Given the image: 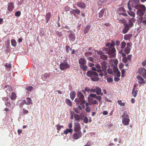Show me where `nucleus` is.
Segmentation results:
<instances>
[{
	"label": "nucleus",
	"instance_id": "nucleus-49",
	"mask_svg": "<svg viewBox=\"0 0 146 146\" xmlns=\"http://www.w3.org/2000/svg\"><path fill=\"white\" fill-rule=\"evenodd\" d=\"M15 16L16 17H19L21 15V12L20 11H17L15 13Z\"/></svg>",
	"mask_w": 146,
	"mask_h": 146
},
{
	"label": "nucleus",
	"instance_id": "nucleus-59",
	"mask_svg": "<svg viewBox=\"0 0 146 146\" xmlns=\"http://www.w3.org/2000/svg\"><path fill=\"white\" fill-rule=\"evenodd\" d=\"M146 65V59L142 63V65L143 66H144Z\"/></svg>",
	"mask_w": 146,
	"mask_h": 146
},
{
	"label": "nucleus",
	"instance_id": "nucleus-12",
	"mask_svg": "<svg viewBox=\"0 0 146 146\" xmlns=\"http://www.w3.org/2000/svg\"><path fill=\"white\" fill-rule=\"evenodd\" d=\"M75 125L74 129V131L76 132L81 131H80L81 127L79 123L77 122L76 123H75Z\"/></svg>",
	"mask_w": 146,
	"mask_h": 146
},
{
	"label": "nucleus",
	"instance_id": "nucleus-36",
	"mask_svg": "<svg viewBox=\"0 0 146 146\" xmlns=\"http://www.w3.org/2000/svg\"><path fill=\"white\" fill-rule=\"evenodd\" d=\"M104 9H102L100 12L99 13V17L101 18L102 17L104 14Z\"/></svg>",
	"mask_w": 146,
	"mask_h": 146
},
{
	"label": "nucleus",
	"instance_id": "nucleus-2",
	"mask_svg": "<svg viewBox=\"0 0 146 146\" xmlns=\"http://www.w3.org/2000/svg\"><path fill=\"white\" fill-rule=\"evenodd\" d=\"M86 75L88 77H90L91 80L93 82L98 81L99 79L98 74L96 72L88 71L86 73Z\"/></svg>",
	"mask_w": 146,
	"mask_h": 146
},
{
	"label": "nucleus",
	"instance_id": "nucleus-58",
	"mask_svg": "<svg viewBox=\"0 0 146 146\" xmlns=\"http://www.w3.org/2000/svg\"><path fill=\"white\" fill-rule=\"evenodd\" d=\"M98 102L96 100H94L92 102V104H95L98 105Z\"/></svg>",
	"mask_w": 146,
	"mask_h": 146
},
{
	"label": "nucleus",
	"instance_id": "nucleus-6",
	"mask_svg": "<svg viewBox=\"0 0 146 146\" xmlns=\"http://www.w3.org/2000/svg\"><path fill=\"white\" fill-rule=\"evenodd\" d=\"M73 112L74 113V117L76 121L79 122L80 120H83V117L84 116V115L83 114H75L73 111Z\"/></svg>",
	"mask_w": 146,
	"mask_h": 146
},
{
	"label": "nucleus",
	"instance_id": "nucleus-19",
	"mask_svg": "<svg viewBox=\"0 0 146 146\" xmlns=\"http://www.w3.org/2000/svg\"><path fill=\"white\" fill-rule=\"evenodd\" d=\"M132 36L133 35L132 34L125 35L124 36V39L125 40L130 39L132 37Z\"/></svg>",
	"mask_w": 146,
	"mask_h": 146
},
{
	"label": "nucleus",
	"instance_id": "nucleus-18",
	"mask_svg": "<svg viewBox=\"0 0 146 146\" xmlns=\"http://www.w3.org/2000/svg\"><path fill=\"white\" fill-rule=\"evenodd\" d=\"M14 8L13 4L12 2H10L9 3L8 7V10L9 11H11L13 10Z\"/></svg>",
	"mask_w": 146,
	"mask_h": 146
},
{
	"label": "nucleus",
	"instance_id": "nucleus-30",
	"mask_svg": "<svg viewBox=\"0 0 146 146\" xmlns=\"http://www.w3.org/2000/svg\"><path fill=\"white\" fill-rule=\"evenodd\" d=\"M80 68L83 71H85L88 68V66L84 64L80 65Z\"/></svg>",
	"mask_w": 146,
	"mask_h": 146
},
{
	"label": "nucleus",
	"instance_id": "nucleus-35",
	"mask_svg": "<svg viewBox=\"0 0 146 146\" xmlns=\"http://www.w3.org/2000/svg\"><path fill=\"white\" fill-rule=\"evenodd\" d=\"M11 44L13 46L15 47L16 46L17 43L15 40L12 39L11 40Z\"/></svg>",
	"mask_w": 146,
	"mask_h": 146
},
{
	"label": "nucleus",
	"instance_id": "nucleus-23",
	"mask_svg": "<svg viewBox=\"0 0 146 146\" xmlns=\"http://www.w3.org/2000/svg\"><path fill=\"white\" fill-rule=\"evenodd\" d=\"M70 98L72 100H73L75 97L76 93L74 91H72L70 93Z\"/></svg>",
	"mask_w": 146,
	"mask_h": 146
},
{
	"label": "nucleus",
	"instance_id": "nucleus-39",
	"mask_svg": "<svg viewBox=\"0 0 146 146\" xmlns=\"http://www.w3.org/2000/svg\"><path fill=\"white\" fill-rule=\"evenodd\" d=\"M129 28H124L122 30L123 33V34L126 33L129 31Z\"/></svg>",
	"mask_w": 146,
	"mask_h": 146
},
{
	"label": "nucleus",
	"instance_id": "nucleus-43",
	"mask_svg": "<svg viewBox=\"0 0 146 146\" xmlns=\"http://www.w3.org/2000/svg\"><path fill=\"white\" fill-rule=\"evenodd\" d=\"M95 99L98 100L99 102H100L102 100V97L100 96H97L96 95Z\"/></svg>",
	"mask_w": 146,
	"mask_h": 146
},
{
	"label": "nucleus",
	"instance_id": "nucleus-21",
	"mask_svg": "<svg viewBox=\"0 0 146 146\" xmlns=\"http://www.w3.org/2000/svg\"><path fill=\"white\" fill-rule=\"evenodd\" d=\"M113 42H114L115 43L114 44V46H115V45H116V46H117V50H119V46L120 45V41L119 40H116V42H115L114 41H111V43H112Z\"/></svg>",
	"mask_w": 146,
	"mask_h": 146
},
{
	"label": "nucleus",
	"instance_id": "nucleus-57",
	"mask_svg": "<svg viewBox=\"0 0 146 146\" xmlns=\"http://www.w3.org/2000/svg\"><path fill=\"white\" fill-rule=\"evenodd\" d=\"M96 96V94H91L90 95V96L91 97L95 98Z\"/></svg>",
	"mask_w": 146,
	"mask_h": 146
},
{
	"label": "nucleus",
	"instance_id": "nucleus-11",
	"mask_svg": "<svg viewBox=\"0 0 146 146\" xmlns=\"http://www.w3.org/2000/svg\"><path fill=\"white\" fill-rule=\"evenodd\" d=\"M66 49L67 52L70 53L71 54H74L75 52V50L74 49H72L68 45L66 46Z\"/></svg>",
	"mask_w": 146,
	"mask_h": 146
},
{
	"label": "nucleus",
	"instance_id": "nucleus-32",
	"mask_svg": "<svg viewBox=\"0 0 146 146\" xmlns=\"http://www.w3.org/2000/svg\"><path fill=\"white\" fill-rule=\"evenodd\" d=\"M5 66L7 70H10L11 69V64H8V63H6L5 65Z\"/></svg>",
	"mask_w": 146,
	"mask_h": 146
},
{
	"label": "nucleus",
	"instance_id": "nucleus-64",
	"mask_svg": "<svg viewBox=\"0 0 146 146\" xmlns=\"http://www.w3.org/2000/svg\"><path fill=\"white\" fill-rule=\"evenodd\" d=\"M5 105L8 107H10L11 106L10 103L8 102H7L5 103Z\"/></svg>",
	"mask_w": 146,
	"mask_h": 146
},
{
	"label": "nucleus",
	"instance_id": "nucleus-54",
	"mask_svg": "<svg viewBox=\"0 0 146 146\" xmlns=\"http://www.w3.org/2000/svg\"><path fill=\"white\" fill-rule=\"evenodd\" d=\"M107 72L108 74H111L112 73L113 71L112 70L110 69H108L107 70Z\"/></svg>",
	"mask_w": 146,
	"mask_h": 146
},
{
	"label": "nucleus",
	"instance_id": "nucleus-62",
	"mask_svg": "<svg viewBox=\"0 0 146 146\" xmlns=\"http://www.w3.org/2000/svg\"><path fill=\"white\" fill-rule=\"evenodd\" d=\"M120 80L119 78L118 77H115L114 78V80L115 82H118Z\"/></svg>",
	"mask_w": 146,
	"mask_h": 146
},
{
	"label": "nucleus",
	"instance_id": "nucleus-60",
	"mask_svg": "<svg viewBox=\"0 0 146 146\" xmlns=\"http://www.w3.org/2000/svg\"><path fill=\"white\" fill-rule=\"evenodd\" d=\"M84 90L85 91L87 92H89L90 91V88L88 87H86L85 89Z\"/></svg>",
	"mask_w": 146,
	"mask_h": 146
},
{
	"label": "nucleus",
	"instance_id": "nucleus-28",
	"mask_svg": "<svg viewBox=\"0 0 146 146\" xmlns=\"http://www.w3.org/2000/svg\"><path fill=\"white\" fill-rule=\"evenodd\" d=\"M73 130L71 129H66L64 131V133L65 134H67L68 133H72Z\"/></svg>",
	"mask_w": 146,
	"mask_h": 146
},
{
	"label": "nucleus",
	"instance_id": "nucleus-51",
	"mask_svg": "<svg viewBox=\"0 0 146 146\" xmlns=\"http://www.w3.org/2000/svg\"><path fill=\"white\" fill-rule=\"evenodd\" d=\"M107 81L108 82L111 83L113 82V79L110 78H108L107 79Z\"/></svg>",
	"mask_w": 146,
	"mask_h": 146
},
{
	"label": "nucleus",
	"instance_id": "nucleus-56",
	"mask_svg": "<svg viewBox=\"0 0 146 146\" xmlns=\"http://www.w3.org/2000/svg\"><path fill=\"white\" fill-rule=\"evenodd\" d=\"M74 117V113H73V112H72V111H71V113H70V118L71 119H73Z\"/></svg>",
	"mask_w": 146,
	"mask_h": 146
},
{
	"label": "nucleus",
	"instance_id": "nucleus-15",
	"mask_svg": "<svg viewBox=\"0 0 146 146\" xmlns=\"http://www.w3.org/2000/svg\"><path fill=\"white\" fill-rule=\"evenodd\" d=\"M76 5L78 7L81 8H84L86 7L85 4L81 2L77 3Z\"/></svg>",
	"mask_w": 146,
	"mask_h": 146
},
{
	"label": "nucleus",
	"instance_id": "nucleus-27",
	"mask_svg": "<svg viewBox=\"0 0 146 146\" xmlns=\"http://www.w3.org/2000/svg\"><path fill=\"white\" fill-rule=\"evenodd\" d=\"M51 16V15L50 13H48L46 15V22L48 23L49 19L50 18Z\"/></svg>",
	"mask_w": 146,
	"mask_h": 146
},
{
	"label": "nucleus",
	"instance_id": "nucleus-37",
	"mask_svg": "<svg viewBox=\"0 0 146 146\" xmlns=\"http://www.w3.org/2000/svg\"><path fill=\"white\" fill-rule=\"evenodd\" d=\"M100 57L101 59L104 60L107 59L108 57L107 55L104 54L102 56H100Z\"/></svg>",
	"mask_w": 146,
	"mask_h": 146
},
{
	"label": "nucleus",
	"instance_id": "nucleus-55",
	"mask_svg": "<svg viewBox=\"0 0 146 146\" xmlns=\"http://www.w3.org/2000/svg\"><path fill=\"white\" fill-rule=\"evenodd\" d=\"M23 112L24 114H26L28 113V111L23 108Z\"/></svg>",
	"mask_w": 146,
	"mask_h": 146
},
{
	"label": "nucleus",
	"instance_id": "nucleus-53",
	"mask_svg": "<svg viewBox=\"0 0 146 146\" xmlns=\"http://www.w3.org/2000/svg\"><path fill=\"white\" fill-rule=\"evenodd\" d=\"M131 57L132 55H131L130 54L128 55L127 57V60H128L129 61L131 60Z\"/></svg>",
	"mask_w": 146,
	"mask_h": 146
},
{
	"label": "nucleus",
	"instance_id": "nucleus-46",
	"mask_svg": "<svg viewBox=\"0 0 146 146\" xmlns=\"http://www.w3.org/2000/svg\"><path fill=\"white\" fill-rule=\"evenodd\" d=\"M63 126L61 125L60 124H58L57 125L56 129L58 130H60V129L63 128Z\"/></svg>",
	"mask_w": 146,
	"mask_h": 146
},
{
	"label": "nucleus",
	"instance_id": "nucleus-24",
	"mask_svg": "<svg viewBox=\"0 0 146 146\" xmlns=\"http://www.w3.org/2000/svg\"><path fill=\"white\" fill-rule=\"evenodd\" d=\"M27 101V103L26 104L27 105H30L33 104L31 99L29 97H27L26 99Z\"/></svg>",
	"mask_w": 146,
	"mask_h": 146
},
{
	"label": "nucleus",
	"instance_id": "nucleus-22",
	"mask_svg": "<svg viewBox=\"0 0 146 146\" xmlns=\"http://www.w3.org/2000/svg\"><path fill=\"white\" fill-rule=\"evenodd\" d=\"M121 50L119 51V52H120L121 51H123V49L125 47L126 45V42L124 41H123L121 42Z\"/></svg>",
	"mask_w": 146,
	"mask_h": 146
},
{
	"label": "nucleus",
	"instance_id": "nucleus-25",
	"mask_svg": "<svg viewBox=\"0 0 146 146\" xmlns=\"http://www.w3.org/2000/svg\"><path fill=\"white\" fill-rule=\"evenodd\" d=\"M66 104L69 106L72 107V102L71 100L68 99H66L65 100Z\"/></svg>",
	"mask_w": 146,
	"mask_h": 146
},
{
	"label": "nucleus",
	"instance_id": "nucleus-10",
	"mask_svg": "<svg viewBox=\"0 0 146 146\" xmlns=\"http://www.w3.org/2000/svg\"><path fill=\"white\" fill-rule=\"evenodd\" d=\"M82 133L81 131L76 132L74 133L73 136V138L75 139H77L81 137Z\"/></svg>",
	"mask_w": 146,
	"mask_h": 146
},
{
	"label": "nucleus",
	"instance_id": "nucleus-5",
	"mask_svg": "<svg viewBox=\"0 0 146 146\" xmlns=\"http://www.w3.org/2000/svg\"><path fill=\"white\" fill-rule=\"evenodd\" d=\"M69 67L70 65L66 62L61 63L60 64V68L62 70L69 68Z\"/></svg>",
	"mask_w": 146,
	"mask_h": 146
},
{
	"label": "nucleus",
	"instance_id": "nucleus-13",
	"mask_svg": "<svg viewBox=\"0 0 146 146\" xmlns=\"http://www.w3.org/2000/svg\"><path fill=\"white\" fill-rule=\"evenodd\" d=\"M146 72V69L144 68H141L139 69L138 72L141 76H142Z\"/></svg>",
	"mask_w": 146,
	"mask_h": 146
},
{
	"label": "nucleus",
	"instance_id": "nucleus-47",
	"mask_svg": "<svg viewBox=\"0 0 146 146\" xmlns=\"http://www.w3.org/2000/svg\"><path fill=\"white\" fill-rule=\"evenodd\" d=\"M73 110L76 113H79L80 112V111L77 108H74Z\"/></svg>",
	"mask_w": 146,
	"mask_h": 146
},
{
	"label": "nucleus",
	"instance_id": "nucleus-16",
	"mask_svg": "<svg viewBox=\"0 0 146 146\" xmlns=\"http://www.w3.org/2000/svg\"><path fill=\"white\" fill-rule=\"evenodd\" d=\"M96 93L97 95H100L101 96L103 95V93L101 92V88L98 86H96Z\"/></svg>",
	"mask_w": 146,
	"mask_h": 146
},
{
	"label": "nucleus",
	"instance_id": "nucleus-61",
	"mask_svg": "<svg viewBox=\"0 0 146 146\" xmlns=\"http://www.w3.org/2000/svg\"><path fill=\"white\" fill-rule=\"evenodd\" d=\"M88 60L91 62H93L94 60V58L92 57H89L88 58Z\"/></svg>",
	"mask_w": 146,
	"mask_h": 146
},
{
	"label": "nucleus",
	"instance_id": "nucleus-26",
	"mask_svg": "<svg viewBox=\"0 0 146 146\" xmlns=\"http://www.w3.org/2000/svg\"><path fill=\"white\" fill-rule=\"evenodd\" d=\"M145 11L138 10L137 12V14L140 16H142L144 14V12Z\"/></svg>",
	"mask_w": 146,
	"mask_h": 146
},
{
	"label": "nucleus",
	"instance_id": "nucleus-45",
	"mask_svg": "<svg viewBox=\"0 0 146 146\" xmlns=\"http://www.w3.org/2000/svg\"><path fill=\"white\" fill-rule=\"evenodd\" d=\"M92 54V53L90 52H86L85 53L84 55L86 56H89L91 55Z\"/></svg>",
	"mask_w": 146,
	"mask_h": 146
},
{
	"label": "nucleus",
	"instance_id": "nucleus-29",
	"mask_svg": "<svg viewBox=\"0 0 146 146\" xmlns=\"http://www.w3.org/2000/svg\"><path fill=\"white\" fill-rule=\"evenodd\" d=\"M16 95L15 93L14 92H13L11 94L10 98L12 100H14L16 99Z\"/></svg>",
	"mask_w": 146,
	"mask_h": 146
},
{
	"label": "nucleus",
	"instance_id": "nucleus-20",
	"mask_svg": "<svg viewBox=\"0 0 146 146\" xmlns=\"http://www.w3.org/2000/svg\"><path fill=\"white\" fill-rule=\"evenodd\" d=\"M69 37L70 40L72 41L74 40L75 38L74 34L72 33H70L69 34Z\"/></svg>",
	"mask_w": 146,
	"mask_h": 146
},
{
	"label": "nucleus",
	"instance_id": "nucleus-4",
	"mask_svg": "<svg viewBox=\"0 0 146 146\" xmlns=\"http://www.w3.org/2000/svg\"><path fill=\"white\" fill-rule=\"evenodd\" d=\"M122 123L125 125H127L129 124L130 119L127 113L125 112L121 116Z\"/></svg>",
	"mask_w": 146,
	"mask_h": 146
},
{
	"label": "nucleus",
	"instance_id": "nucleus-34",
	"mask_svg": "<svg viewBox=\"0 0 146 146\" xmlns=\"http://www.w3.org/2000/svg\"><path fill=\"white\" fill-rule=\"evenodd\" d=\"M131 49L130 48L126 47L124 49V51L127 54H128L130 52Z\"/></svg>",
	"mask_w": 146,
	"mask_h": 146
},
{
	"label": "nucleus",
	"instance_id": "nucleus-50",
	"mask_svg": "<svg viewBox=\"0 0 146 146\" xmlns=\"http://www.w3.org/2000/svg\"><path fill=\"white\" fill-rule=\"evenodd\" d=\"M73 11H74L76 13L78 14H79L80 12V10L79 9H73Z\"/></svg>",
	"mask_w": 146,
	"mask_h": 146
},
{
	"label": "nucleus",
	"instance_id": "nucleus-38",
	"mask_svg": "<svg viewBox=\"0 0 146 146\" xmlns=\"http://www.w3.org/2000/svg\"><path fill=\"white\" fill-rule=\"evenodd\" d=\"M83 120L84 123H87L88 122V119L87 117H83Z\"/></svg>",
	"mask_w": 146,
	"mask_h": 146
},
{
	"label": "nucleus",
	"instance_id": "nucleus-17",
	"mask_svg": "<svg viewBox=\"0 0 146 146\" xmlns=\"http://www.w3.org/2000/svg\"><path fill=\"white\" fill-rule=\"evenodd\" d=\"M78 62L80 65H82L86 64V61L85 59L81 58L79 59Z\"/></svg>",
	"mask_w": 146,
	"mask_h": 146
},
{
	"label": "nucleus",
	"instance_id": "nucleus-48",
	"mask_svg": "<svg viewBox=\"0 0 146 146\" xmlns=\"http://www.w3.org/2000/svg\"><path fill=\"white\" fill-rule=\"evenodd\" d=\"M122 60L123 62L125 63L127 61V59L126 57H123L122 59Z\"/></svg>",
	"mask_w": 146,
	"mask_h": 146
},
{
	"label": "nucleus",
	"instance_id": "nucleus-31",
	"mask_svg": "<svg viewBox=\"0 0 146 146\" xmlns=\"http://www.w3.org/2000/svg\"><path fill=\"white\" fill-rule=\"evenodd\" d=\"M119 21L125 26V27H126V26H127V22L126 20L125 19L120 20Z\"/></svg>",
	"mask_w": 146,
	"mask_h": 146
},
{
	"label": "nucleus",
	"instance_id": "nucleus-52",
	"mask_svg": "<svg viewBox=\"0 0 146 146\" xmlns=\"http://www.w3.org/2000/svg\"><path fill=\"white\" fill-rule=\"evenodd\" d=\"M85 110L87 112H89L90 111L91 109L89 107H87L86 108Z\"/></svg>",
	"mask_w": 146,
	"mask_h": 146
},
{
	"label": "nucleus",
	"instance_id": "nucleus-44",
	"mask_svg": "<svg viewBox=\"0 0 146 146\" xmlns=\"http://www.w3.org/2000/svg\"><path fill=\"white\" fill-rule=\"evenodd\" d=\"M137 91L135 90V91H132V94L134 97H136L137 96Z\"/></svg>",
	"mask_w": 146,
	"mask_h": 146
},
{
	"label": "nucleus",
	"instance_id": "nucleus-41",
	"mask_svg": "<svg viewBox=\"0 0 146 146\" xmlns=\"http://www.w3.org/2000/svg\"><path fill=\"white\" fill-rule=\"evenodd\" d=\"M7 87H8V89L6 91V92L7 93H8L9 92L7 90L9 91V92H11V90H12V88L11 87L9 86L8 85H6L5 86V88H7Z\"/></svg>",
	"mask_w": 146,
	"mask_h": 146
},
{
	"label": "nucleus",
	"instance_id": "nucleus-1",
	"mask_svg": "<svg viewBox=\"0 0 146 146\" xmlns=\"http://www.w3.org/2000/svg\"><path fill=\"white\" fill-rule=\"evenodd\" d=\"M114 42L112 43L110 42L107 43L106 45L108 48H105L103 50L109 55H111V56L113 58L115 57L116 55V50L114 45Z\"/></svg>",
	"mask_w": 146,
	"mask_h": 146
},
{
	"label": "nucleus",
	"instance_id": "nucleus-14",
	"mask_svg": "<svg viewBox=\"0 0 146 146\" xmlns=\"http://www.w3.org/2000/svg\"><path fill=\"white\" fill-rule=\"evenodd\" d=\"M135 19L134 18H132L129 19V23L127 24V26L126 27H131L133 26V24L132 23V21H135Z\"/></svg>",
	"mask_w": 146,
	"mask_h": 146
},
{
	"label": "nucleus",
	"instance_id": "nucleus-9",
	"mask_svg": "<svg viewBox=\"0 0 146 146\" xmlns=\"http://www.w3.org/2000/svg\"><path fill=\"white\" fill-rule=\"evenodd\" d=\"M135 8L138 10H140L141 11H145L146 10L145 6L143 5L139 4L136 5L135 6Z\"/></svg>",
	"mask_w": 146,
	"mask_h": 146
},
{
	"label": "nucleus",
	"instance_id": "nucleus-40",
	"mask_svg": "<svg viewBox=\"0 0 146 146\" xmlns=\"http://www.w3.org/2000/svg\"><path fill=\"white\" fill-rule=\"evenodd\" d=\"M33 89V87L31 86H29L26 88V90L29 91H31Z\"/></svg>",
	"mask_w": 146,
	"mask_h": 146
},
{
	"label": "nucleus",
	"instance_id": "nucleus-7",
	"mask_svg": "<svg viewBox=\"0 0 146 146\" xmlns=\"http://www.w3.org/2000/svg\"><path fill=\"white\" fill-rule=\"evenodd\" d=\"M102 71H103L106 75L107 74L106 69L107 68V63L105 61H103L101 62Z\"/></svg>",
	"mask_w": 146,
	"mask_h": 146
},
{
	"label": "nucleus",
	"instance_id": "nucleus-3",
	"mask_svg": "<svg viewBox=\"0 0 146 146\" xmlns=\"http://www.w3.org/2000/svg\"><path fill=\"white\" fill-rule=\"evenodd\" d=\"M77 96L78 98H75V102L80 103V105L84 104L85 101L83 94L81 92H77Z\"/></svg>",
	"mask_w": 146,
	"mask_h": 146
},
{
	"label": "nucleus",
	"instance_id": "nucleus-8",
	"mask_svg": "<svg viewBox=\"0 0 146 146\" xmlns=\"http://www.w3.org/2000/svg\"><path fill=\"white\" fill-rule=\"evenodd\" d=\"M136 78L138 80V82L140 84H145L146 83V82L145 81L144 79L141 76L139 75H138L136 76Z\"/></svg>",
	"mask_w": 146,
	"mask_h": 146
},
{
	"label": "nucleus",
	"instance_id": "nucleus-63",
	"mask_svg": "<svg viewBox=\"0 0 146 146\" xmlns=\"http://www.w3.org/2000/svg\"><path fill=\"white\" fill-rule=\"evenodd\" d=\"M89 28H85L84 30V33L85 34L87 33L88 31H89Z\"/></svg>",
	"mask_w": 146,
	"mask_h": 146
},
{
	"label": "nucleus",
	"instance_id": "nucleus-33",
	"mask_svg": "<svg viewBox=\"0 0 146 146\" xmlns=\"http://www.w3.org/2000/svg\"><path fill=\"white\" fill-rule=\"evenodd\" d=\"M127 13L130 16L133 17H134L135 16V14L133 12L127 11ZM133 18H134V17H133Z\"/></svg>",
	"mask_w": 146,
	"mask_h": 146
},
{
	"label": "nucleus",
	"instance_id": "nucleus-42",
	"mask_svg": "<svg viewBox=\"0 0 146 146\" xmlns=\"http://www.w3.org/2000/svg\"><path fill=\"white\" fill-rule=\"evenodd\" d=\"M117 102L118 104L119 105H120L121 106H125V103H122L121 102V100H118Z\"/></svg>",
	"mask_w": 146,
	"mask_h": 146
}]
</instances>
